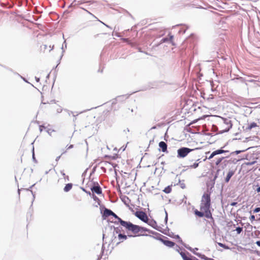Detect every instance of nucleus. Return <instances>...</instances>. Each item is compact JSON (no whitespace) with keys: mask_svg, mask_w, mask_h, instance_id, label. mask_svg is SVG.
I'll return each instance as SVG.
<instances>
[{"mask_svg":"<svg viewBox=\"0 0 260 260\" xmlns=\"http://www.w3.org/2000/svg\"><path fill=\"white\" fill-rule=\"evenodd\" d=\"M35 80L37 82H39L40 81V78H38L37 77H35Z\"/></svg>","mask_w":260,"mask_h":260,"instance_id":"59","label":"nucleus"},{"mask_svg":"<svg viewBox=\"0 0 260 260\" xmlns=\"http://www.w3.org/2000/svg\"><path fill=\"white\" fill-rule=\"evenodd\" d=\"M60 173L62 175V176H63V177H64L66 176V174L64 173V171L63 170L60 171Z\"/></svg>","mask_w":260,"mask_h":260,"instance_id":"54","label":"nucleus"},{"mask_svg":"<svg viewBox=\"0 0 260 260\" xmlns=\"http://www.w3.org/2000/svg\"><path fill=\"white\" fill-rule=\"evenodd\" d=\"M72 187H73L72 183H68L65 185V186L63 188V190L65 192H68L72 189Z\"/></svg>","mask_w":260,"mask_h":260,"instance_id":"22","label":"nucleus"},{"mask_svg":"<svg viewBox=\"0 0 260 260\" xmlns=\"http://www.w3.org/2000/svg\"><path fill=\"white\" fill-rule=\"evenodd\" d=\"M128 98L126 95L117 96L115 99L112 100V105H114L118 102H122Z\"/></svg>","mask_w":260,"mask_h":260,"instance_id":"12","label":"nucleus"},{"mask_svg":"<svg viewBox=\"0 0 260 260\" xmlns=\"http://www.w3.org/2000/svg\"><path fill=\"white\" fill-rule=\"evenodd\" d=\"M158 146L160 149H161V150L163 152H168L167 150V144L166 142L164 141H161L158 144Z\"/></svg>","mask_w":260,"mask_h":260,"instance_id":"16","label":"nucleus"},{"mask_svg":"<svg viewBox=\"0 0 260 260\" xmlns=\"http://www.w3.org/2000/svg\"><path fill=\"white\" fill-rule=\"evenodd\" d=\"M217 177H217V176H214V178H213V180H212V181H213V182H214V183H213L214 184V183H215V180L217 179Z\"/></svg>","mask_w":260,"mask_h":260,"instance_id":"56","label":"nucleus"},{"mask_svg":"<svg viewBox=\"0 0 260 260\" xmlns=\"http://www.w3.org/2000/svg\"><path fill=\"white\" fill-rule=\"evenodd\" d=\"M168 40H169L168 38L165 37V38H162L161 41L162 42L164 43V42H166L168 41Z\"/></svg>","mask_w":260,"mask_h":260,"instance_id":"46","label":"nucleus"},{"mask_svg":"<svg viewBox=\"0 0 260 260\" xmlns=\"http://www.w3.org/2000/svg\"><path fill=\"white\" fill-rule=\"evenodd\" d=\"M201 210H204V212L199 211L197 209H196L194 211V214L196 216L199 217H203L205 216L206 218L210 219L211 220V222L213 223V224H214V220L213 217H212V213L210 209L206 208H204L203 206L201 205L200 208Z\"/></svg>","mask_w":260,"mask_h":260,"instance_id":"3","label":"nucleus"},{"mask_svg":"<svg viewBox=\"0 0 260 260\" xmlns=\"http://www.w3.org/2000/svg\"><path fill=\"white\" fill-rule=\"evenodd\" d=\"M186 256L189 257H191L192 260H199L197 257L192 256L188 252H186Z\"/></svg>","mask_w":260,"mask_h":260,"instance_id":"37","label":"nucleus"},{"mask_svg":"<svg viewBox=\"0 0 260 260\" xmlns=\"http://www.w3.org/2000/svg\"><path fill=\"white\" fill-rule=\"evenodd\" d=\"M43 128L44 129L46 128V127L44 125H40L39 129H40V132H42L43 131Z\"/></svg>","mask_w":260,"mask_h":260,"instance_id":"47","label":"nucleus"},{"mask_svg":"<svg viewBox=\"0 0 260 260\" xmlns=\"http://www.w3.org/2000/svg\"><path fill=\"white\" fill-rule=\"evenodd\" d=\"M200 149V148H196L194 149H190L188 147H182L177 150V157L179 158H183L185 157L190 152L194 150Z\"/></svg>","mask_w":260,"mask_h":260,"instance_id":"4","label":"nucleus"},{"mask_svg":"<svg viewBox=\"0 0 260 260\" xmlns=\"http://www.w3.org/2000/svg\"><path fill=\"white\" fill-rule=\"evenodd\" d=\"M222 119L223 123L227 126L225 129L223 131V132H228L232 127L233 124L232 120L230 119L226 118H222Z\"/></svg>","mask_w":260,"mask_h":260,"instance_id":"11","label":"nucleus"},{"mask_svg":"<svg viewBox=\"0 0 260 260\" xmlns=\"http://www.w3.org/2000/svg\"><path fill=\"white\" fill-rule=\"evenodd\" d=\"M201 205L204 208L210 209L211 206L210 193H204L202 196Z\"/></svg>","mask_w":260,"mask_h":260,"instance_id":"5","label":"nucleus"},{"mask_svg":"<svg viewBox=\"0 0 260 260\" xmlns=\"http://www.w3.org/2000/svg\"><path fill=\"white\" fill-rule=\"evenodd\" d=\"M217 177H217V176H214V178H213V180H212V181H213V182H214V183H213L214 184V183H215V180L217 179Z\"/></svg>","mask_w":260,"mask_h":260,"instance_id":"55","label":"nucleus"},{"mask_svg":"<svg viewBox=\"0 0 260 260\" xmlns=\"http://www.w3.org/2000/svg\"><path fill=\"white\" fill-rule=\"evenodd\" d=\"M175 239H178V242L181 245H182L184 247L185 246H189L188 245L184 243L181 238L180 237V236L178 235H174V238Z\"/></svg>","mask_w":260,"mask_h":260,"instance_id":"20","label":"nucleus"},{"mask_svg":"<svg viewBox=\"0 0 260 260\" xmlns=\"http://www.w3.org/2000/svg\"><path fill=\"white\" fill-rule=\"evenodd\" d=\"M255 162H256V161H251V162H246L245 164L246 166H252V165H254Z\"/></svg>","mask_w":260,"mask_h":260,"instance_id":"40","label":"nucleus"},{"mask_svg":"<svg viewBox=\"0 0 260 260\" xmlns=\"http://www.w3.org/2000/svg\"><path fill=\"white\" fill-rule=\"evenodd\" d=\"M113 213V212L107 208H105L102 213V217L103 219H105L107 217L111 216Z\"/></svg>","mask_w":260,"mask_h":260,"instance_id":"15","label":"nucleus"},{"mask_svg":"<svg viewBox=\"0 0 260 260\" xmlns=\"http://www.w3.org/2000/svg\"><path fill=\"white\" fill-rule=\"evenodd\" d=\"M35 183L32 184L31 186H30L28 188H27L26 190H28V191H30L31 193H32V195L33 196V201L35 199V194L34 193L33 191L31 190V188H32L35 185Z\"/></svg>","mask_w":260,"mask_h":260,"instance_id":"32","label":"nucleus"},{"mask_svg":"<svg viewBox=\"0 0 260 260\" xmlns=\"http://www.w3.org/2000/svg\"><path fill=\"white\" fill-rule=\"evenodd\" d=\"M237 205V202H232V203H231V206H236Z\"/></svg>","mask_w":260,"mask_h":260,"instance_id":"50","label":"nucleus"},{"mask_svg":"<svg viewBox=\"0 0 260 260\" xmlns=\"http://www.w3.org/2000/svg\"><path fill=\"white\" fill-rule=\"evenodd\" d=\"M92 198L94 201L98 203L99 205H100L101 201L100 200L99 198L97 197L93 193L92 194Z\"/></svg>","mask_w":260,"mask_h":260,"instance_id":"26","label":"nucleus"},{"mask_svg":"<svg viewBox=\"0 0 260 260\" xmlns=\"http://www.w3.org/2000/svg\"><path fill=\"white\" fill-rule=\"evenodd\" d=\"M218 245H219L220 247H222V248H224V249H230V248L229 247V246H228V245H225V244H223V243H218Z\"/></svg>","mask_w":260,"mask_h":260,"instance_id":"31","label":"nucleus"},{"mask_svg":"<svg viewBox=\"0 0 260 260\" xmlns=\"http://www.w3.org/2000/svg\"><path fill=\"white\" fill-rule=\"evenodd\" d=\"M32 160L34 162H35L36 163L37 162V159L35 156V151H34V146L32 147Z\"/></svg>","mask_w":260,"mask_h":260,"instance_id":"33","label":"nucleus"},{"mask_svg":"<svg viewBox=\"0 0 260 260\" xmlns=\"http://www.w3.org/2000/svg\"><path fill=\"white\" fill-rule=\"evenodd\" d=\"M185 248L187 249H188V250H189L190 251H191V252H192L194 255L198 256L199 257L201 258L202 259H204V260H210V258L207 257L205 255L201 253H199V252L194 251V250H199L198 248L196 247L194 248H192L190 246H187V247L185 246Z\"/></svg>","mask_w":260,"mask_h":260,"instance_id":"8","label":"nucleus"},{"mask_svg":"<svg viewBox=\"0 0 260 260\" xmlns=\"http://www.w3.org/2000/svg\"><path fill=\"white\" fill-rule=\"evenodd\" d=\"M95 169H96V167H94L93 169H92V170L90 173V175H92V174H93L95 171Z\"/></svg>","mask_w":260,"mask_h":260,"instance_id":"53","label":"nucleus"},{"mask_svg":"<svg viewBox=\"0 0 260 260\" xmlns=\"http://www.w3.org/2000/svg\"><path fill=\"white\" fill-rule=\"evenodd\" d=\"M105 157L106 158H111L112 159H116L117 158V157L115 156H112L107 155H105Z\"/></svg>","mask_w":260,"mask_h":260,"instance_id":"43","label":"nucleus"},{"mask_svg":"<svg viewBox=\"0 0 260 260\" xmlns=\"http://www.w3.org/2000/svg\"><path fill=\"white\" fill-rule=\"evenodd\" d=\"M219 171H220V170H219V169H218V170H217V171H216V172L215 174V176H218V174H219Z\"/></svg>","mask_w":260,"mask_h":260,"instance_id":"58","label":"nucleus"},{"mask_svg":"<svg viewBox=\"0 0 260 260\" xmlns=\"http://www.w3.org/2000/svg\"><path fill=\"white\" fill-rule=\"evenodd\" d=\"M199 162H194L193 165L189 166V168L196 169L199 167Z\"/></svg>","mask_w":260,"mask_h":260,"instance_id":"36","label":"nucleus"},{"mask_svg":"<svg viewBox=\"0 0 260 260\" xmlns=\"http://www.w3.org/2000/svg\"><path fill=\"white\" fill-rule=\"evenodd\" d=\"M127 231L132 232L134 234H137L136 236H148L147 234H139V232H147L149 231V229L142 227L138 225L134 224L131 222H129L127 228L126 229Z\"/></svg>","mask_w":260,"mask_h":260,"instance_id":"2","label":"nucleus"},{"mask_svg":"<svg viewBox=\"0 0 260 260\" xmlns=\"http://www.w3.org/2000/svg\"><path fill=\"white\" fill-rule=\"evenodd\" d=\"M115 36H116L117 37H120V35L118 32H115Z\"/></svg>","mask_w":260,"mask_h":260,"instance_id":"63","label":"nucleus"},{"mask_svg":"<svg viewBox=\"0 0 260 260\" xmlns=\"http://www.w3.org/2000/svg\"><path fill=\"white\" fill-rule=\"evenodd\" d=\"M229 156H230V155H229L228 156H226V158H228V157H229ZM224 157H220V158H219L217 160V161H216V162H215V165H216V166L219 165L221 163V162L222 161V160H223V159H224Z\"/></svg>","mask_w":260,"mask_h":260,"instance_id":"27","label":"nucleus"},{"mask_svg":"<svg viewBox=\"0 0 260 260\" xmlns=\"http://www.w3.org/2000/svg\"><path fill=\"white\" fill-rule=\"evenodd\" d=\"M104 243L103 244V246H102V251H101V256H99L97 260H100V258L102 257V254L103 253H104Z\"/></svg>","mask_w":260,"mask_h":260,"instance_id":"41","label":"nucleus"},{"mask_svg":"<svg viewBox=\"0 0 260 260\" xmlns=\"http://www.w3.org/2000/svg\"><path fill=\"white\" fill-rule=\"evenodd\" d=\"M178 180H179V182L180 183V186L181 188L182 189L185 188L186 185H185V183H181L179 178L178 179Z\"/></svg>","mask_w":260,"mask_h":260,"instance_id":"39","label":"nucleus"},{"mask_svg":"<svg viewBox=\"0 0 260 260\" xmlns=\"http://www.w3.org/2000/svg\"><path fill=\"white\" fill-rule=\"evenodd\" d=\"M256 244L258 246L260 247V241H256Z\"/></svg>","mask_w":260,"mask_h":260,"instance_id":"60","label":"nucleus"},{"mask_svg":"<svg viewBox=\"0 0 260 260\" xmlns=\"http://www.w3.org/2000/svg\"><path fill=\"white\" fill-rule=\"evenodd\" d=\"M135 215L139 218L140 220L144 222H147L148 221V216L147 215V214L142 211H137L135 213Z\"/></svg>","mask_w":260,"mask_h":260,"instance_id":"9","label":"nucleus"},{"mask_svg":"<svg viewBox=\"0 0 260 260\" xmlns=\"http://www.w3.org/2000/svg\"><path fill=\"white\" fill-rule=\"evenodd\" d=\"M172 191V185H168L163 190V191L166 193H169Z\"/></svg>","mask_w":260,"mask_h":260,"instance_id":"24","label":"nucleus"},{"mask_svg":"<svg viewBox=\"0 0 260 260\" xmlns=\"http://www.w3.org/2000/svg\"><path fill=\"white\" fill-rule=\"evenodd\" d=\"M259 212H260V207H256L253 210L254 213H258Z\"/></svg>","mask_w":260,"mask_h":260,"instance_id":"44","label":"nucleus"},{"mask_svg":"<svg viewBox=\"0 0 260 260\" xmlns=\"http://www.w3.org/2000/svg\"><path fill=\"white\" fill-rule=\"evenodd\" d=\"M243 231V228L240 226H238L236 229V231L238 234H240Z\"/></svg>","mask_w":260,"mask_h":260,"instance_id":"35","label":"nucleus"},{"mask_svg":"<svg viewBox=\"0 0 260 260\" xmlns=\"http://www.w3.org/2000/svg\"><path fill=\"white\" fill-rule=\"evenodd\" d=\"M145 223L148 224L150 226H151L152 228H153L155 230H156L160 232L161 231L158 229V227L157 226L156 221L155 220H154L153 219L150 220L149 218H148V221H147V222H145Z\"/></svg>","mask_w":260,"mask_h":260,"instance_id":"14","label":"nucleus"},{"mask_svg":"<svg viewBox=\"0 0 260 260\" xmlns=\"http://www.w3.org/2000/svg\"><path fill=\"white\" fill-rule=\"evenodd\" d=\"M62 111V109L59 108L57 109V113H60Z\"/></svg>","mask_w":260,"mask_h":260,"instance_id":"57","label":"nucleus"},{"mask_svg":"<svg viewBox=\"0 0 260 260\" xmlns=\"http://www.w3.org/2000/svg\"><path fill=\"white\" fill-rule=\"evenodd\" d=\"M235 174V171L233 170H230L229 173H228L225 178V182L226 183H228L230 181L231 177L234 175Z\"/></svg>","mask_w":260,"mask_h":260,"instance_id":"17","label":"nucleus"},{"mask_svg":"<svg viewBox=\"0 0 260 260\" xmlns=\"http://www.w3.org/2000/svg\"><path fill=\"white\" fill-rule=\"evenodd\" d=\"M169 39L170 40L172 41V39H173L174 36L173 35H171V34H169Z\"/></svg>","mask_w":260,"mask_h":260,"instance_id":"52","label":"nucleus"},{"mask_svg":"<svg viewBox=\"0 0 260 260\" xmlns=\"http://www.w3.org/2000/svg\"><path fill=\"white\" fill-rule=\"evenodd\" d=\"M111 216H112L114 217L115 219L117 220V221H111V222H113L115 224H118L119 223L125 228L126 230L127 226L129 223L130 221H126L123 220L121 218H120L119 216H118L115 213L113 212V213L111 215Z\"/></svg>","mask_w":260,"mask_h":260,"instance_id":"7","label":"nucleus"},{"mask_svg":"<svg viewBox=\"0 0 260 260\" xmlns=\"http://www.w3.org/2000/svg\"><path fill=\"white\" fill-rule=\"evenodd\" d=\"M64 179H65V180H66V179H67V180H68V181L69 180V177L68 176H66H66L64 177Z\"/></svg>","mask_w":260,"mask_h":260,"instance_id":"61","label":"nucleus"},{"mask_svg":"<svg viewBox=\"0 0 260 260\" xmlns=\"http://www.w3.org/2000/svg\"><path fill=\"white\" fill-rule=\"evenodd\" d=\"M101 169L103 170V172H104V173H105V172H106V169L104 167H101Z\"/></svg>","mask_w":260,"mask_h":260,"instance_id":"64","label":"nucleus"},{"mask_svg":"<svg viewBox=\"0 0 260 260\" xmlns=\"http://www.w3.org/2000/svg\"><path fill=\"white\" fill-rule=\"evenodd\" d=\"M149 236L152 237L154 238H155L157 240H159L165 245L167 246V247L171 248V247H174L175 245V243L174 242L170 240L169 238H168L167 237L164 236L162 235V236L156 237H154L150 236V235Z\"/></svg>","mask_w":260,"mask_h":260,"instance_id":"6","label":"nucleus"},{"mask_svg":"<svg viewBox=\"0 0 260 260\" xmlns=\"http://www.w3.org/2000/svg\"><path fill=\"white\" fill-rule=\"evenodd\" d=\"M60 156H57V157H56V159H55V160H56V161H58L59 160V159H60Z\"/></svg>","mask_w":260,"mask_h":260,"instance_id":"62","label":"nucleus"},{"mask_svg":"<svg viewBox=\"0 0 260 260\" xmlns=\"http://www.w3.org/2000/svg\"><path fill=\"white\" fill-rule=\"evenodd\" d=\"M257 188L256 189V191L257 192H260V186H258V185H257Z\"/></svg>","mask_w":260,"mask_h":260,"instance_id":"51","label":"nucleus"},{"mask_svg":"<svg viewBox=\"0 0 260 260\" xmlns=\"http://www.w3.org/2000/svg\"><path fill=\"white\" fill-rule=\"evenodd\" d=\"M249 219H250L251 222H252L253 221H254L255 220V216L253 215H251L249 217Z\"/></svg>","mask_w":260,"mask_h":260,"instance_id":"42","label":"nucleus"},{"mask_svg":"<svg viewBox=\"0 0 260 260\" xmlns=\"http://www.w3.org/2000/svg\"><path fill=\"white\" fill-rule=\"evenodd\" d=\"M147 232H148L150 234H152L153 235H156V237H160V236H162V235L156 232H154V231H151L149 229V231H147Z\"/></svg>","mask_w":260,"mask_h":260,"instance_id":"29","label":"nucleus"},{"mask_svg":"<svg viewBox=\"0 0 260 260\" xmlns=\"http://www.w3.org/2000/svg\"><path fill=\"white\" fill-rule=\"evenodd\" d=\"M185 31H186V29L182 28L179 31V32L180 34H185Z\"/></svg>","mask_w":260,"mask_h":260,"instance_id":"45","label":"nucleus"},{"mask_svg":"<svg viewBox=\"0 0 260 260\" xmlns=\"http://www.w3.org/2000/svg\"><path fill=\"white\" fill-rule=\"evenodd\" d=\"M165 223L167 224V222H168V213H167V211L165 209Z\"/></svg>","mask_w":260,"mask_h":260,"instance_id":"38","label":"nucleus"},{"mask_svg":"<svg viewBox=\"0 0 260 260\" xmlns=\"http://www.w3.org/2000/svg\"><path fill=\"white\" fill-rule=\"evenodd\" d=\"M92 192L98 194H100L102 193V189L98 182H94L93 186L90 188Z\"/></svg>","mask_w":260,"mask_h":260,"instance_id":"10","label":"nucleus"},{"mask_svg":"<svg viewBox=\"0 0 260 260\" xmlns=\"http://www.w3.org/2000/svg\"><path fill=\"white\" fill-rule=\"evenodd\" d=\"M214 156H215V154H214V152L213 151L208 158L209 159H210L212 158Z\"/></svg>","mask_w":260,"mask_h":260,"instance_id":"48","label":"nucleus"},{"mask_svg":"<svg viewBox=\"0 0 260 260\" xmlns=\"http://www.w3.org/2000/svg\"><path fill=\"white\" fill-rule=\"evenodd\" d=\"M121 200L126 206H129V204L131 202V200L129 199L128 197L124 196L121 198Z\"/></svg>","mask_w":260,"mask_h":260,"instance_id":"18","label":"nucleus"},{"mask_svg":"<svg viewBox=\"0 0 260 260\" xmlns=\"http://www.w3.org/2000/svg\"><path fill=\"white\" fill-rule=\"evenodd\" d=\"M256 126H257L256 123L253 122L251 123L250 124H249L247 126V127L245 128V131L248 132L249 131H250L252 128L255 127Z\"/></svg>","mask_w":260,"mask_h":260,"instance_id":"21","label":"nucleus"},{"mask_svg":"<svg viewBox=\"0 0 260 260\" xmlns=\"http://www.w3.org/2000/svg\"><path fill=\"white\" fill-rule=\"evenodd\" d=\"M167 229L168 233L167 232H162V231H160V232L161 233H162L163 234H164L171 238H174V236L175 235L174 233L172 232H169L170 230L168 228H167Z\"/></svg>","mask_w":260,"mask_h":260,"instance_id":"23","label":"nucleus"},{"mask_svg":"<svg viewBox=\"0 0 260 260\" xmlns=\"http://www.w3.org/2000/svg\"><path fill=\"white\" fill-rule=\"evenodd\" d=\"M71 113L73 114V116L75 117V119L73 120L74 121H75V120L76 119V117L77 115H78V114H79V113H76V114L75 115V114H74L75 113H74V112H72V111H71Z\"/></svg>","mask_w":260,"mask_h":260,"instance_id":"49","label":"nucleus"},{"mask_svg":"<svg viewBox=\"0 0 260 260\" xmlns=\"http://www.w3.org/2000/svg\"><path fill=\"white\" fill-rule=\"evenodd\" d=\"M176 246V250L180 254V255H181V256L182 257V255L181 254L183 253H184L185 255H186V254H185L184 252L183 251H180L179 249H181V248L178 245H175Z\"/></svg>","mask_w":260,"mask_h":260,"instance_id":"30","label":"nucleus"},{"mask_svg":"<svg viewBox=\"0 0 260 260\" xmlns=\"http://www.w3.org/2000/svg\"><path fill=\"white\" fill-rule=\"evenodd\" d=\"M64 48H67V43H66V40L64 41V42H63V43L62 44V47H61V49L62 50V53H63L64 52V51H65ZM62 56H63V54H62V55H61L60 59L61 58Z\"/></svg>","mask_w":260,"mask_h":260,"instance_id":"28","label":"nucleus"},{"mask_svg":"<svg viewBox=\"0 0 260 260\" xmlns=\"http://www.w3.org/2000/svg\"><path fill=\"white\" fill-rule=\"evenodd\" d=\"M182 258L183 260H192V259L191 257H187L186 255H185L184 253H182Z\"/></svg>","mask_w":260,"mask_h":260,"instance_id":"34","label":"nucleus"},{"mask_svg":"<svg viewBox=\"0 0 260 260\" xmlns=\"http://www.w3.org/2000/svg\"><path fill=\"white\" fill-rule=\"evenodd\" d=\"M136 236V235H130L127 236L125 234H122L121 233H119V234L118 235V238L119 240H120V241L119 242H117V244H118L120 242H123L124 240H126L127 239V237H135Z\"/></svg>","mask_w":260,"mask_h":260,"instance_id":"13","label":"nucleus"},{"mask_svg":"<svg viewBox=\"0 0 260 260\" xmlns=\"http://www.w3.org/2000/svg\"><path fill=\"white\" fill-rule=\"evenodd\" d=\"M250 148V147H249V148H246V149H244V150H236V151H234V152H231V153H230V155H232V154H240V153H241V152H244V151H246V150H247L249 149Z\"/></svg>","mask_w":260,"mask_h":260,"instance_id":"25","label":"nucleus"},{"mask_svg":"<svg viewBox=\"0 0 260 260\" xmlns=\"http://www.w3.org/2000/svg\"><path fill=\"white\" fill-rule=\"evenodd\" d=\"M121 233V228L120 226L115 227L114 225L108 224L105 228V230L103 232V240L105 238L111 236V242H114V240L116 239V234H119Z\"/></svg>","mask_w":260,"mask_h":260,"instance_id":"1","label":"nucleus"},{"mask_svg":"<svg viewBox=\"0 0 260 260\" xmlns=\"http://www.w3.org/2000/svg\"><path fill=\"white\" fill-rule=\"evenodd\" d=\"M224 147H225V146H223V147L221 148L220 149H219L214 151H213L214 154H215V155H216L224 153L229 152V151H228V150H223V148H224Z\"/></svg>","mask_w":260,"mask_h":260,"instance_id":"19","label":"nucleus"}]
</instances>
